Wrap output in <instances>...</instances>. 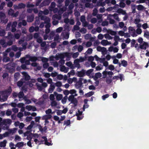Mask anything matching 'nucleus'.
<instances>
[{"mask_svg":"<svg viewBox=\"0 0 149 149\" xmlns=\"http://www.w3.org/2000/svg\"><path fill=\"white\" fill-rule=\"evenodd\" d=\"M32 134H29L28 135L26 139L29 140V141H31V139L32 138Z\"/></svg>","mask_w":149,"mask_h":149,"instance_id":"obj_56","label":"nucleus"},{"mask_svg":"<svg viewBox=\"0 0 149 149\" xmlns=\"http://www.w3.org/2000/svg\"><path fill=\"white\" fill-rule=\"evenodd\" d=\"M144 9V6L141 5H139L137 6V9L139 10H143Z\"/></svg>","mask_w":149,"mask_h":149,"instance_id":"obj_33","label":"nucleus"},{"mask_svg":"<svg viewBox=\"0 0 149 149\" xmlns=\"http://www.w3.org/2000/svg\"><path fill=\"white\" fill-rule=\"evenodd\" d=\"M42 138L44 139L45 144V145L48 146H51L53 144L51 143V141H50V142H48L46 136H43L42 137Z\"/></svg>","mask_w":149,"mask_h":149,"instance_id":"obj_4","label":"nucleus"},{"mask_svg":"<svg viewBox=\"0 0 149 149\" xmlns=\"http://www.w3.org/2000/svg\"><path fill=\"white\" fill-rule=\"evenodd\" d=\"M144 36L147 38H148L149 36V32L148 31H146L144 32L143 35Z\"/></svg>","mask_w":149,"mask_h":149,"instance_id":"obj_34","label":"nucleus"},{"mask_svg":"<svg viewBox=\"0 0 149 149\" xmlns=\"http://www.w3.org/2000/svg\"><path fill=\"white\" fill-rule=\"evenodd\" d=\"M66 65L68 67H69L73 69L74 68V67L73 65L71 62H67L66 63Z\"/></svg>","mask_w":149,"mask_h":149,"instance_id":"obj_23","label":"nucleus"},{"mask_svg":"<svg viewBox=\"0 0 149 149\" xmlns=\"http://www.w3.org/2000/svg\"><path fill=\"white\" fill-rule=\"evenodd\" d=\"M21 138L19 136H18V135H16L15 136V141L16 140H18L19 141L21 140Z\"/></svg>","mask_w":149,"mask_h":149,"instance_id":"obj_63","label":"nucleus"},{"mask_svg":"<svg viewBox=\"0 0 149 149\" xmlns=\"http://www.w3.org/2000/svg\"><path fill=\"white\" fill-rule=\"evenodd\" d=\"M63 78V76L62 75L60 74L57 75V78L59 80L62 79Z\"/></svg>","mask_w":149,"mask_h":149,"instance_id":"obj_52","label":"nucleus"},{"mask_svg":"<svg viewBox=\"0 0 149 149\" xmlns=\"http://www.w3.org/2000/svg\"><path fill=\"white\" fill-rule=\"evenodd\" d=\"M74 15L76 17H77L80 15V13L77 10H74Z\"/></svg>","mask_w":149,"mask_h":149,"instance_id":"obj_50","label":"nucleus"},{"mask_svg":"<svg viewBox=\"0 0 149 149\" xmlns=\"http://www.w3.org/2000/svg\"><path fill=\"white\" fill-rule=\"evenodd\" d=\"M75 98L74 96L73 95H71L69 96L68 98V100L69 101L71 102Z\"/></svg>","mask_w":149,"mask_h":149,"instance_id":"obj_36","label":"nucleus"},{"mask_svg":"<svg viewBox=\"0 0 149 149\" xmlns=\"http://www.w3.org/2000/svg\"><path fill=\"white\" fill-rule=\"evenodd\" d=\"M71 103L74 104V107H76L77 106L78 103V101L76 98L74 99L71 102Z\"/></svg>","mask_w":149,"mask_h":149,"instance_id":"obj_24","label":"nucleus"},{"mask_svg":"<svg viewBox=\"0 0 149 149\" xmlns=\"http://www.w3.org/2000/svg\"><path fill=\"white\" fill-rule=\"evenodd\" d=\"M104 73H106L105 77H106L107 74L109 75V77L110 78H111L113 74V73L111 71L107 72L106 71H104L102 72V74L104 75Z\"/></svg>","mask_w":149,"mask_h":149,"instance_id":"obj_9","label":"nucleus"},{"mask_svg":"<svg viewBox=\"0 0 149 149\" xmlns=\"http://www.w3.org/2000/svg\"><path fill=\"white\" fill-rule=\"evenodd\" d=\"M79 55V52H76L73 54L72 55V57L74 58H75L78 56Z\"/></svg>","mask_w":149,"mask_h":149,"instance_id":"obj_40","label":"nucleus"},{"mask_svg":"<svg viewBox=\"0 0 149 149\" xmlns=\"http://www.w3.org/2000/svg\"><path fill=\"white\" fill-rule=\"evenodd\" d=\"M70 124V119L67 120H65L64 121L63 123V125H66L68 126Z\"/></svg>","mask_w":149,"mask_h":149,"instance_id":"obj_27","label":"nucleus"},{"mask_svg":"<svg viewBox=\"0 0 149 149\" xmlns=\"http://www.w3.org/2000/svg\"><path fill=\"white\" fill-rule=\"evenodd\" d=\"M12 49L14 51L16 52L18 49V47L16 45H14L12 47Z\"/></svg>","mask_w":149,"mask_h":149,"instance_id":"obj_39","label":"nucleus"},{"mask_svg":"<svg viewBox=\"0 0 149 149\" xmlns=\"http://www.w3.org/2000/svg\"><path fill=\"white\" fill-rule=\"evenodd\" d=\"M10 134V132H6L3 134V137H6L8 136Z\"/></svg>","mask_w":149,"mask_h":149,"instance_id":"obj_60","label":"nucleus"},{"mask_svg":"<svg viewBox=\"0 0 149 149\" xmlns=\"http://www.w3.org/2000/svg\"><path fill=\"white\" fill-rule=\"evenodd\" d=\"M44 63H47L48 61V59L47 58L45 57H42L41 60Z\"/></svg>","mask_w":149,"mask_h":149,"instance_id":"obj_53","label":"nucleus"},{"mask_svg":"<svg viewBox=\"0 0 149 149\" xmlns=\"http://www.w3.org/2000/svg\"><path fill=\"white\" fill-rule=\"evenodd\" d=\"M29 60L32 62H36L38 60L37 57L35 56H30L29 58Z\"/></svg>","mask_w":149,"mask_h":149,"instance_id":"obj_20","label":"nucleus"},{"mask_svg":"<svg viewBox=\"0 0 149 149\" xmlns=\"http://www.w3.org/2000/svg\"><path fill=\"white\" fill-rule=\"evenodd\" d=\"M52 117V116L50 114H47L43 116L42 117V119L48 120L51 119Z\"/></svg>","mask_w":149,"mask_h":149,"instance_id":"obj_18","label":"nucleus"},{"mask_svg":"<svg viewBox=\"0 0 149 149\" xmlns=\"http://www.w3.org/2000/svg\"><path fill=\"white\" fill-rule=\"evenodd\" d=\"M136 33L138 34H140L142 32L141 29L140 28H137L136 30Z\"/></svg>","mask_w":149,"mask_h":149,"instance_id":"obj_57","label":"nucleus"},{"mask_svg":"<svg viewBox=\"0 0 149 149\" xmlns=\"http://www.w3.org/2000/svg\"><path fill=\"white\" fill-rule=\"evenodd\" d=\"M94 92L92 91L88 93L85 94L86 96L87 97H89L94 94Z\"/></svg>","mask_w":149,"mask_h":149,"instance_id":"obj_25","label":"nucleus"},{"mask_svg":"<svg viewBox=\"0 0 149 149\" xmlns=\"http://www.w3.org/2000/svg\"><path fill=\"white\" fill-rule=\"evenodd\" d=\"M23 75L24 77V79L25 81H28L30 79V76L26 72H22Z\"/></svg>","mask_w":149,"mask_h":149,"instance_id":"obj_7","label":"nucleus"},{"mask_svg":"<svg viewBox=\"0 0 149 149\" xmlns=\"http://www.w3.org/2000/svg\"><path fill=\"white\" fill-rule=\"evenodd\" d=\"M55 87L54 85L51 84L50 85L49 88L48 90V92L49 93H52Z\"/></svg>","mask_w":149,"mask_h":149,"instance_id":"obj_17","label":"nucleus"},{"mask_svg":"<svg viewBox=\"0 0 149 149\" xmlns=\"http://www.w3.org/2000/svg\"><path fill=\"white\" fill-rule=\"evenodd\" d=\"M83 47L81 45H79L78 47V50L79 52H81L83 50Z\"/></svg>","mask_w":149,"mask_h":149,"instance_id":"obj_48","label":"nucleus"},{"mask_svg":"<svg viewBox=\"0 0 149 149\" xmlns=\"http://www.w3.org/2000/svg\"><path fill=\"white\" fill-rule=\"evenodd\" d=\"M6 114L7 116H9L11 114L12 111L8 109L6 111Z\"/></svg>","mask_w":149,"mask_h":149,"instance_id":"obj_42","label":"nucleus"},{"mask_svg":"<svg viewBox=\"0 0 149 149\" xmlns=\"http://www.w3.org/2000/svg\"><path fill=\"white\" fill-rule=\"evenodd\" d=\"M121 64L123 66L126 67L127 65V61L123 60L121 61Z\"/></svg>","mask_w":149,"mask_h":149,"instance_id":"obj_26","label":"nucleus"},{"mask_svg":"<svg viewBox=\"0 0 149 149\" xmlns=\"http://www.w3.org/2000/svg\"><path fill=\"white\" fill-rule=\"evenodd\" d=\"M112 80V79L111 78L107 77L106 79V82L107 84H109L111 83Z\"/></svg>","mask_w":149,"mask_h":149,"instance_id":"obj_28","label":"nucleus"},{"mask_svg":"<svg viewBox=\"0 0 149 149\" xmlns=\"http://www.w3.org/2000/svg\"><path fill=\"white\" fill-rule=\"evenodd\" d=\"M32 108V106L31 105H27L26 106V108L29 111H31Z\"/></svg>","mask_w":149,"mask_h":149,"instance_id":"obj_61","label":"nucleus"},{"mask_svg":"<svg viewBox=\"0 0 149 149\" xmlns=\"http://www.w3.org/2000/svg\"><path fill=\"white\" fill-rule=\"evenodd\" d=\"M108 68L109 70L112 71L115 68L114 65H109Z\"/></svg>","mask_w":149,"mask_h":149,"instance_id":"obj_47","label":"nucleus"},{"mask_svg":"<svg viewBox=\"0 0 149 149\" xmlns=\"http://www.w3.org/2000/svg\"><path fill=\"white\" fill-rule=\"evenodd\" d=\"M34 19V15H32L27 17V21L28 22H31L33 21Z\"/></svg>","mask_w":149,"mask_h":149,"instance_id":"obj_11","label":"nucleus"},{"mask_svg":"<svg viewBox=\"0 0 149 149\" xmlns=\"http://www.w3.org/2000/svg\"><path fill=\"white\" fill-rule=\"evenodd\" d=\"M109 95L108 94H107L106 95H104L102 97V99L103 100H105V99L106 98L108 97H109Z\"/></svg>","mask_w":149,"mask_h":149,"instance_id":"obj_55","label":"nucleus"},{"mask_svg":"<svg viewBox=\"0 0 149 149\" xmlns=\"http://www.w3.org/2000/svg\"><path fill=\"white\" fill-rule=\"evenodd\" d=\"M82 85V83L81 80H79V81L77 82L75 84V86L76 88L78 89L81 88Z\"/></svg>","mask_w":149,"mask_h":149,"instance_id":"obj_6","label":"nucleus"},{"mask_svg":"<svg viewBox=\"0 0 149 149\" xmlns=\"http://www.w3.org/2000/svg\"><path fill=\"white\" fill-rule=\"evenodd\" d=\"M149 47L148 43L146 42H144L142 44H140L139 47L141 49L144 50L146 49L147 47Z\"/></svg>","mask_w":149,"mask_h":149,"instance_id":"obj_3","label":"nucleus"},{"mask_svg":"<svg viewBox=\"0 0 149 149\" xmlns=\"http://www.w3.org/2000/svg\"><path fill=\"white\" fill-rule=\"evenodd\" d=\"M91 22L93 24H95L97 22V19L95 18H93L91 19Z\"/></svg>","mask_w":149,"mask_h":149,"instance_id":"obj_45","label":"nucleus"},{"mask_svg":"<svg viewBox=\"0 0 149 149\" xmlns=\"http://www.w3.org/2000/svg\"><path fill=\"white\" fill-rule=\"evenodd\" d=\"M6 34L5 30L4 29H0V36H4Z\"/></svg>","mask_w":149,"mask_h":149,"instance_id":"obj_21","label":"nucleus"},{"mask_svg":"<svg viewBox=\"0 0 149 149\" xmlns=\"http://www.w3.org/2000/svg\"><path fill=\"white\" fill-rule=\"evenodd\" d=\"M65 57V55L64 54H61L58 55H56V59L58 60L60 58L61 59H63Z\"/></svg>","mask_w":149,"mask_h":149,"instance_id":"obj_12","label":"nucleus"},{"mask_svg":"<svg viewBox=\"0 0 149 149\" xmlns=\"http://www.w3.org/2000/svg\"><path fill=\"white\" fill-rule=\"evenodd\" d=\"M56 3L54 2H52L51 3L50 5V8L53 9L55 7Z\"/></svg>","mask_w":149,"mask_h":149,"instance_id":"obj_46","label":"nucleus"},{"mask_svg":"<svg viewBox=\"0 0 149 149\" xmlns=\"http://www.w3.org/2000/svg\"><path fill=\"white\" fill-rule=\"evenodd\" d=\"M4 123L7 125H10L12 123V121L10 119H7L6 120L4 121Z\"/></svg>","mask_w":149,"mask_h":149,"instance_id":"obj_29","label":"nucleus"},{"mask_svg":"<svg viewBox=\"0 0 149 149\" xmlns=\"http://www.w3.org/2000/svg\"><path fill=\"white\" fill-rule=\"evenodd\" d=\"M52 0H45L39 6L40 8H42L43 6H48L51 3Z\"/></svg>","mask_w":149,"mask_h":149,"instance_id":"obj_2","label":"nucleus"},{"mask_svg":"<svg viewBox=\"0 0 149 149\" xmlns=\"http://www.w3.org/2000/svg\"><path fill=\"white\" fill-rule=\"evenodd\" d=\"M10 60V58L9 57H6L3 58V62H7L9 61Z\"/></svg>","mask_w":149,"mask_h":149,"instance_id":"obj_43","label":"nucleus"},{"mask_svg":"<svg viewBox=\"0 0 149 149\" xmlns=\"http://www.w3.org/2000/svg\"><path fill=\"white\" fill-rule=\"evenodd\" d=\"M56 42H52L51 45V47L52 48H53L55 47L56 46Z\"/></svg>","mask_w":149,"mask_h":149,"instance_id":"obj_58","label":"nucleus"},{"mask_svg":"<svg viewBox=\"0 0 149 149\" xmlns=\"http://www.w3.org/2000/svg\"><path fill=\"white\" fill-rule=\"evenodd\" d=\"M101 43L103 46H106L111 44V42H109L107 40H102L101 42Z\"/></svg>","mask_w":149,"mask_h":149,"instance_id":"obj_13","label":"nucleus"},{"mask_svg":"<svg viewBox=\"0 0 149 149\" xmlns=\"http://www.w3.org/2000/svg\"><path fill=\"white\" fill-rule=\"evenodd\" d=\"M67 99V96L64 97L63 99L62 100V102L63 104H65L66 102V100Z\"/></svg>","mask_w":149,"mask_h":149,"instance_id":"obj_54","label":"nucleus"},{"mask_svg":"<svg viewBox=\"0 0 149 149\" xmlns=\"http://www.w3.org/2000/svg\"><path fill=\"white\" fill-rule=\"evenodd\" d=\"M93 71V69H90L88 70L86 72L85 71V74L86 75L88 76H89Z\"/></svg>","mask_w":149,"mask_h":149,"instance_id":"obj_22","label":"nucleus"},{"mask_svg":"<svg viewBox=\"0 0 149 149\" xmlns=\"http://www.w3.org/2000/svg\"><path fill=\"white\" fill-rule=\"evenodd\" d=\"M24 82V79H22L17 82V86L19 87H21L22 86Z\"/></svg>","mask_w":149,"mask_h":149,"instance_id":"obj_19","label":"nucleus"},{"mask_svg":"<svg viewBox=\"0 0 149 149\" xmlns=\"http://www.w3.org/2000/svg\"><path fill=\"white\" fill-rule=\"evenodd\" d=\"M24 95V94L22 91L20 92L18 94V97L19 98H22L23 97Z\"/></svg>","mask_w":149,"mask_h":149,"instance_id":"obj_35","label":"nucleus"},{"mask_svg":"<svg viewBox=\"0 0 149 149\" xmlns=\"http://www.w3.org/2000/svg\"><path fill=\"white\" fill-rule=\"evenodd\" d=\"M101 52H102L103 54L104 53H106L107 52L106 48L104 47H102Z\"/></svg>","mask_w":149,"mask_h":149,"instance_id":"obj_62","label":"nucleus"},{"mask_svg":"<svg viewBox=\"0 0 149 149\" xmlns=\"http://www.w3.org/2000/svg\"><path fill=\"white\" fill-rule=\"evenodd\" d=\"M14 13V11L13 10L10 9L8 11V14L9 15L13 16Z\"/></svg>","mask_w":149,"mask_h":149,"instance_id":"obj_31","label":"nucleus"},{"mask_svg":"<svg viewBox=\"0 0 149 149\" xmlns=\"http://www.w3.org/2000/svg\"><path fill=\"white\" fill-rule=\"evenodd\" d=\"M58 73L57 72H52L51 74V76L52 77H54L57 76Z\"/></svg>","mask_w":149,"mask_h":149,"instance_id":"obj_64","label":"nucleus"},{"mask_svg":"<svg viewBox=\"0 0 149 149\" xmlns=\"http://www.w3.org/2000/svg\"><path fill=\"white\" fill-rule=\"evenodd\" d=\"M98 13V10L96 8H95L93 10V12L92 13V15L93 16H96Z\"/></svg>","mask_w":149,"mask_h":149,"instance_id":"obj_30","label":"nucleus"},{"mask_svg":"<svg viewBox=\"0 0 149 149\" xmlns=\"http://www.w3.org/2000/svg\"><path fill=\"white\" fill-rule=\"evenodd\" d=\"M102 76L101 74L98 72L95 73L94 76H93V79L95 81H96L98 78L101 77Z\"/></svg>","mask_w":149,"mask_h":149,"instance_id":"obj_8","label":"nucleus"},{"mask_svg":"<svg viewBox=\"0 0 149 149\" xmlns=\"http://www.w3.org/2000/svg\"><path fill=\"white\" fill-rule=\"evenodd\" d=\"M79 62L78 59H75L74 61L75 66L76 67H77L78 68H79L81 67L80 65L79 64Z\"/></svg>","mask_w":149,"mask_h":149,"instance_id":"obj_14","label":"nucleus"},{"mask_svg":"<svg viewBox=\"0 0 149 149\" xmlns=\"http://www.w3.org/2000/svg\"><path fill=\"white\" fill-rule=\"evenodd\" d=\"M63 97V95L62 94H58L56 96V99L57 100H61Z\"/></svg>","mask_w":149,"mask_h":149,"instance_id":"obj_38","label":"nucleus"},{"mask_svg":"<svg viewBox=\"0 0 149 149\" xmlns=\"http://www.w3.org/2000/svg\"><path fill=\"white\" fill-rule=\"evenodd\" d=\"M20 77V73L19 72H16L14 75V80L15 81H17Z\"/></svg>","mask_w":149,"mask_h":149,"instance_id":"obj_10","label":"nucleus"},{"mask_svg":"<svg viewBox=\"0 0 149 149\" xmlns=\"http://www.w3.org/2000/svg\"><path fill=\"white\" fill-rule=\"evenodd\" d=\"M68 68L66 67L65 66H62L60 68V70L62 72H64L65 73H66L68 71Z\"/></svg>","mask_w":149,"mask_h":149,"instance_id":"obj_16","label":"nucleus"},{"mask_svg":"<svg viewBox=\"0 0 149 149\" xmlns=\"http://www.w3.org/2000/svg\"><path fill=\"white\" fill-rule=\"evenodd\" d=\"M137 40L140 44H141L144 42V41H143V39L141 37H139V38Z\"/></svg>","mask_w":149,"mask_h":149,"instance_id":"obj_49","label":"nucleus"},{"mask_svg":"<svg viewBox=\"0 0 149 149\" xmlns=\"http://www.w3.org/2000/svg\"><path fill=\"white\" fill-rule=\"evenodd\" d=\"M49 66V64L48 63H45L43 64V67L45 69L47 68Z\"/></svg>","mask_w":149,"mask_h":149,"instance_id":"obj_37","label":"nucleus"},{"mask_svg":"<svg viewBox=\"0 0 149 149\" xmlns=\"http://www.w3.org/2000/svg\"><path fill=\"white\" fill-rule=\"evenodd\" d=\"M6 141L4 140L2 142L0 143V147H4L6 146Z\"/></svg>","mask_w":149,"mask_h":149,"instance_id":"obj_44","label":"nucleus"},{"mask_svg":"<svg viewBox=\"0 0 149 149\" xmlns=\"http://www.w3.org/2000/svg\"><path fill=\"white\" fill-rule=\"evenodd\" d=\"M24 145V143L23 142H20L18 143L17 144V146L18 148H20L22 147Z\"/></svg>","mask_w":149,"mask_h":149,"instance_id":"obj_41","label":"nucleus"},{"mask_svg":"<svg viewBox=\"0 0 149 149\" xmlns=\"http://www.w3.org/2000/svg\"><path fill=\"white\" fill-rule=\"evenodd\" d=\"M15 6L16 7H17V8L18 9L24 8L26 7L25 4L23 3H19L18 4V6L16 5Z\"/></svg>","mask_w":149,"mask_h":149,"instance_id":"obj_15","label":"nucleus"},{"mask_svg":"<svg viewBox=\"0 0 149 149\" xmlns=\"http://www.w3.org/2000/svg\"><path fill=\"white\" fill-rule=\"evenodd\" d=\"M51 105L52 107L56 106L57 105V103L55 101H53L51 102Z\"/></svg>","mask_w":149,"mask_h":149,"instance_id":"obj_59","label":"nucleus"},{"mask_svg":"<svg viewBox=\"0 0 149 149\" xmlns=\"http://www.w3.org/2000/svg\"><path fill=\"white\" fill-rule=\"evenodd\" d=\"M112 16H113L115 19L119 21V18L118 16V14L116 13H114L113 15H111Z\"/></svg>","mask_w":149,"mask_h":149,"instance_id":"obj_32","label":"nucleus"},{"mask_svg":"<svg viewBox=\"0 0 149 149\" xmlns=\"http://www.w3.org/2000/svg\"><path fill=\"white\" fill-rule=\"evenodd\" d=\"M85 70L82 69L80 71L77 72V76L79 77H83L85 75Z\"/></svg>","mask_w":149,"mask_h":149,"instance_id":"obj_5","label":"nucleus"},{"mask_svg":"<svg viewBox=\"0 0 149 149\" xmlns=\"http://www.w3.org/2000/svg\"><path fill=\"white\" fill-rule=\"evenodd\" d=\"M62 84L61 82L59 81H57L55 84L56 86L58 87H61L62 86Z\"/></svg>","mask_w":149,"mask_h":149,"instance_id":"obj_51","label":"nucleus"},{"mask_svg":"<svg viewBox=\"0 0 149 149\" xmlns=\"http://www.w3.org/2000/svg\"><path fill=\"white\" fill-rule=\"evenodd\" d=\"M5 68L10 73H13L15 71V67L13 64L11 63L5 65Z\"/></svg>","mask_w":149,"mask_h":149,"instance_id":"obj_1","label":"nucleus"}]
</instances>
